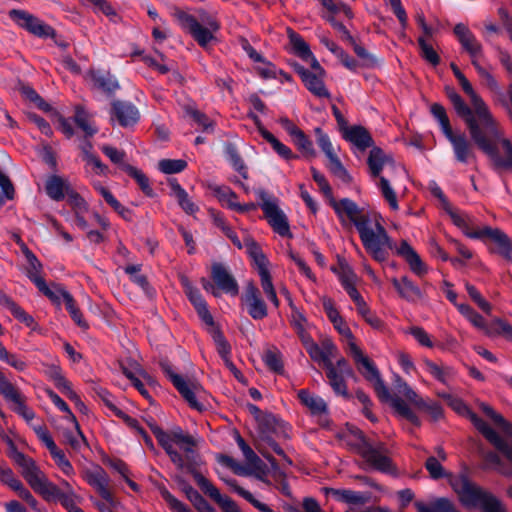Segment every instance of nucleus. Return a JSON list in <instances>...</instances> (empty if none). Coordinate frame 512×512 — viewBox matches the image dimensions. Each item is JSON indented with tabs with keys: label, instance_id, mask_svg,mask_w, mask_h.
<instances>
[{
	"label": "nucleus",
	"instance_id": "obj_62",
	"mask_svg": "<svg viewBox=\"0 0 512 512\" xmlns=\"http://www.w3.org/2000/svg\"><path fill=\"white\" fill-rule=\"evenodd\" d=\"M160 494L173 512H191L187 505L175 498L165 487L160 488Z\"/></svg>",
	"mask_w": 512,
	"mask_h": 512
},
{
	"label": "nucleus",
	"instance_id": "obj_24",
	"mask_svg": "<svg viewBox=\"0 0 512 512\" xmlns=\"http://www.w3.org/2000/svg\"><path fill=\"white\" fill-rule=\"evenodd\" d=\"M452 145L455 158L462 164H467L475 160L476 156L472 144L462 132H454L453 130L445 135Z\"/></svg>",
	"mask_w": 512,
	"mask_h": 512
},
{
	"label": "nucleus",
	"instance_id": "obj_27",
	"mask_svg": "<svg viewBox=\"0 0 512 512\" xmlns=\"http://www.w3.org/2000/svg\"><path fill=\"white\" fill-rule=\"evenodd\" d=\"M297 395L300 403L309 410L312 416L318 417L320 420H327L329 408L327 402L322 397L306 389L299 390Z\"/></svg>",
	"mask_w": 512,
	"mask_h": 512
},
{
	"label": "nucleus",
	"instance_id": "obj_36",
	"mask_svg": "<svg viewBox=\"0 0 512 512\" xmlns=\"http://www.w3.org/2000/svg\"><path fill=\"white\" fill-rule=\"evenodd\" d=\"M44 374L54 383L55 387L61 393H69L74 397V395L72 394V385L65 378L59 366L54 364L46 365L44 369Z\"/></svg>",
	"mask_w": 512,
	"mask_h": 512
},
{
	"label": "nucleus",
	"instance_id": "obj_10",
	"mask_svg": "<svg viewBox=\"0 0 512 512\" xmlns=\"http://www.w3.org/2000/svg\"><path fill=\"white\" fill-rule=\"evenodd\" d=\"M352 358L358 370L372 383L374 390L382 401H391L392 397L385 383L380 377L378 369L373 362L362 352L358 346L351 345Z\"/></svg>",
	"mask_w": 512,
	"mask_h": 512
},
{
	"label": "nucleus",
	"instance_id": "obj_2",
	"mask_svg": "<svg viewBox=\"0 0 512 512\" xmlns=\"http://www.w3.org/2000/svg\"><path fill=\"white\" fill-rule=\"evenodd\" d=\"M447 95L457 115L465 122L475 145L490 158L495 167L512 171V144L510 140L503 136H490L484 128L483 122L476 115V110L471 105H467L454 90H448Z\"/></svg>",
	"mask_w": 512,
	"mask_h": 512
},
{
	"label": "nucleus",
	"instance_id": "obj_4",
	"mask_svg": "<svg viewBox=\"0 0 512 512\" xmlns=\"http://www.w3.org/2000/svg\"><path fill=\"white\" fill-rule=\"evenodd\" d=\"M149 426L158 443L178 468L182 469L186 461L195 462L196 440L193 436L185 434L180 427L165 432L156 424L150 423Z\"/></svg>",
	"mask_w": 512,
	"mask_h": 512
},
{
	"label": "nucleus",
	"instance_id": "obj_15",
	"mask_svg": "<svg viewBox=\"0 0 512 512\" xmlns=\"http://www.w3.org/2000/svg\"><path fill=\"white\" fill-rule=\"evenodd\" d=\"M260 207L263 210L269 225L282 237H292L290 226L285 213L279 208L278 201L265 191L259 192Z\"/></svg>",
	"mask_w": 512,
	"mask_h": 512
},
{
	"label": "nucleus",
	"instance_id": "obj_18",
	"mask_svg": "<svg viewBox=\"0 0 512 512\" xmlns=\"http://www.w3.org/2000/svg\"><path fill=\"white\" fill-rule=\"evenodd\" d=\"M473 236L474 239L478 240H491L497 246L496 253L512 263V241L502 230L490 226H483L479 228L477 234Z\"/></svg>",
	"mask_w": 512,
	"mask_h": 512
},
{
	"label": "nucleus",
	"instance_id": "obj_30",
	"mask_svg": "<svg viewBox=\"0 0 512 512\" xmlns=\"http://www.w3.org/2000/svg\"><path fill=\"white\" fill-rule=\"evenodd\" d=\"M445 211L450 216L452 222L460 228L467 237L474 239L473 235L477 234L479 228L475 226L472 216L452 208L449 204L445 206Z\"/></svg>",
	"mask_w": 512,
	"mask_h": 512
},
{
	"label": "nucleus",
	"instance_id": "obj_59",
	"mask_svg": "<svg viewBox=\"0 0 512 512\" xmlns=\"http://www.w3.org/2000/svg\"><path fill=\"white\" fill-rule=\"evenodd\" d=\"M321 351L324 357V366L326 369L334 367L332 360L336 357L337 347L330 339H324L321 342Z\"/></svg>",
	"mask_w": 512,
	"mask_h": 512
},
{
	"label": "nucleus",
	"instance_id": "obj_22",
	"mask_svg": "<svg viewBox=\"0 0 512 512\" xmlns=\"http://www.w3.org/2000/svg\"><path fill=\"white\" fill-rule=\"evenodd\" d=\"M193 477L200 489L214 500L223 512H241L237 504L228 496L222 495L219 490L202 474L195 472Z\"/></svg>",
	"mask_w": 512,
	"mask_h": 512
},
{
	"label": "nucleus",
	"instance_id": "obj_58",
	"mask_svg": "<svg viewBox=\"0 0 512 512\" xmlns=\"http://www.w3.org/2000/svg\"><path fill=\"white\" fill-rule=\"evenodd\" d=\"M50 454L65 475L70 476L74 474V468L62 450L56 447L55 450L50 451Z\"/></svg>",
	"mask_w": 512,
	"mask_h": 512
},
{
	"label": "nucleus",
	"instance_id": "obj_29",
	"mask_svg": "<svg viewBox=\"0 0 512 512\" xmlns=\"http://www.w3.org/2000/svg\"><path fill=\"white\" fill-rule=\"evenodd\" d=\"M211 277L217 287L225 293L232 295H236L238 293V284L235 278L221 263H214L212 265Z\"/></svg>",
	"mask_w": 512,
	"mask_h": 512
},
{
	"label": "nucleus",
	"instance_id": "obj_50",
	"mask_svg": "<svg viewBox=\"0 0 512 512\" xmlns=\"http://www.w3.org/2000/svg\"><path fill=\"white\" fill-rule=\"evenodd\" d=\"M260 276L261 287L268 300L277 308L279 306V299L272 283V279L268 270H263Z\"/></svg>",
	"mask_w": 512,
	"mask_h": 512
},
{
	"label": "nucleus",
	"instance_id": "obj_23",
	"mask_svg": "<svg viewBox=\"0 0 512 512\" xmlns=\"http://www.w3.org/2000/svg\"><path fill=\"white\" fill-rule=\"evenodd\" d=\"M242 301L254 320H261L267 316V306L261 298L259 289L252 282L246 285Z\"/></svg>",
	"mask_w": 512,
	"mask_h": 512
},
{
	"label": "nucleus",
	"instance_id": "obj_45",
	"mask_svg": "<svg viewBox=\"0 0 512 512\" xmlns=\"http://www.w3.org/2000/svg\"><path fill=\"white\" fill-rule=\"evenodd\" d=\"M23 253L29 264L27 269V276L37 286V280H44L41 277L42 265L35 254L31 252L27 247L23 248Z\"/></svg>",
	"mask_w": 512,
	"mask_h": 512
},
{
	"label": "nucleus",
	"instance_id": "obj_7",
	"mask_svg": "<svg viewBox=\"0 0 512 512\" xmlns=\"http://www.w3.org/2000/svg\"><path fill=\"white\" fill-rule=\"evenodd\" d=\"M174 16L179 25L188 31L202 47L207 46L213 39V33L219 29L216 19L204 11L199 13L198 18L182 10L175 11Z\"/></svg>",
	"mask_w": 512,
	"mask_h": 512
},
{
	"label": "nucleus",
	"instance_id": "obj_21",
	"mask_svg": "<svg viewBox=\"0 0 512 512\" xmlns=\"http://www.w3.org/2000/svg\"><path fill=\"white\" fill-rule=\"evenodd\" d=\"M110 116L112 121H117L124 128L135 125L140 119L138 108L131 102L114 100L111 103Z\"/></svg>",
	"mask_w": 512,
	"mask_h": 512
},
{
	"label": "nucleus",
	"instance_id": "obj_41",
	"mask_svg": "<svg viewBox=\"0 0 512 512\" xmlns=\"http://www.w3.org/2000/svg\"><path fill=\"white\" fill-rule=\"evenodd\" d=\"M415 507L418 512H459L448 498H438L429 505L416 502Z\"/></svg>",
	"mask_w": 512,
	"mask_h": 512
},
{
	"label": "nucleus",
	"instance_id": "obj_8",
	"mask_svg": "<svg viewBox=\"0 0 512 512\" xmlns=\"http://www.w3.org/2000/svg\"><path fill=\"white\" fill-rule=\"evenodd\" d=\"M457 80L463 91L468 95L470 105L476 110V115L483 122L484 128L488 134L494 137L503 136L498 121L495 119L484 100L475 92L465 75L459 77Z\"/></svg>",
	"mask_w": 512,
	"mask_h": 512
},
{
	"label": "nucleus",
	"instance_id": "obj_42",
	"mask_svg": "<svg viewBox=\"0 0 512 512\" xmlns=\"http://www.w3.org/2000/svg\"><path fill=\"white\" fill-rule=\"evenodd\" d=\"M326 375L334 393L345 398H348L349 394L347 391L345 379L348 378L349 376L337 374L335 367L326 369Z\"/></svg>",
	"mask_w": 512,
	"mask_h": 512
},
{
	"label": "nucleus",
	"instance_id": "obj_40",
	"mask_svg": "<svg viewBox=\"0 0 512 512\" xmlns=\"http://www.w3.org/2000/svg\"><path fill=\"white\" fill-rule=\"evenodd\" d=\"M212 338L216 345L217 351H218L219 355L221 356V358L223 359L225 365L230 370H236L235 365L232 363V361L230 359L231 347L228 344V342L226 341L223 334L218 329L213 327Z\"/></svg>",
	"mask_w": 512,
	"mask_h": 512
},
{
	"label": "nucleus",
	"instance_id": "obj_64",
	"mask_svg": "<svg viewBox=\"0 0 512 512\" xmlns=\"http://www.w3.org/2000/svg\"><path fill=\"white\" fill-rule=\"evenodd\" d=\"M187 495L199 512H216V510L192 487L187 491Z\"/></svg>",
	"mask_w": 512,
	"mask_h": 512
},
{
	"label": "nucleus",
	"instance_id": "obj_28",
	"mask_svg": "<svg viewBox=\"0 0 512 512\" xmlns=\"http://www.w3.org/2000/svg\"><path fill=\"white\" fill-rule=\"evenodd\" d=\"M182 283L185 288V294L187 295L188 299L195 307L201 320L205 324L213 327L214 326L213 317L210 314L207 304H206L205 300L203 299L199 290L197 288H195L194 286H192L187 279L183 280Z\"/></svg>",
	"mask_w": 512,
	"mask_h": 512
},
{
	"label": "nucleus",
	"instance_id": "obj_17",
	"mask_svg": "<svg viewBox=\"0 0 512 512\" xmlns=\"http://www.w3.org/2000/svg\"><path fill=\"white\" fill-rule=\"evenodd\" d=\"M314 133L317 137L316 141L318 146L329 160L328 168L331 173L342 182L349 183L351 181V176L336 155L329 136L319 127L314 129Z\"/></svg>",
	"mask_w": 512,
	"mask_h": 512
},
{
	"label": "nucleus",
	"instance_id": "obj_57",
	"mask_svg": "<svg viewBox=\"0 0 512 512\" xmlns=\"http://www.w3.org/2000/svg\"><path fill=\"white\" fill-rule=\"evenodd\" d=\"M431 113L437 119L444 135L452 131L446 111L440 104L434 103L431 106Z\"/></svg>",
	"mask_w": 512,
	"mask_h": 512
},
{
	"label": "nucleus",
	"instance_id": "obj_46",
	"mask_svg": "<svg viewBox=\"0 0 512 512\" xmlns=\"http://www.w3.org/2000/svg\"><path fill=\"white\" fill-rule=\"evenodd\" d=\"M391 405L395 409L396 413L404 418L410 421L412 424L418 426L420 425V421L417 417V415L411 410V408L408 406L405 401L399 397H394L391 399Z\"/></svg>",
	"mask_w": 512,
	"mask_h": 512
},
{
	"label": "nucleus",
	"instance_id": "obj_16",
	"mask_svg": "<svg viewBox=\"0 0 512 512\" xmlns=\"http://www.w3.org/2000/svg\"><path fill=\"white\" fill-rule=\"evenodd\" d=\"M160 366L191 408L201 411L203 405L198 401L197 397L203 392L202 386L197 382L187 381L182 376L175 373L168 361H162Z\"/></svg>",
	"mask_w": 512,
	"mask_h": 512
},
{
	"label": "nucleus",
	"instance_id": "obj_3",
	"mask_svg": "<svg viewBox=\"0 0 512 512\" xmlns=\"http://www.w3.org/2000/svg\"><path fill=\"white\" fill-rule=\"evenodd\" d=\"M425 468L432 479L448 478L451 488L464 507L477 508L482 512H506L502 502L496 496L472 482L466 473L457 475L447 473L438 458L434 456L427 458Z\"/></svg>",
	"mask_w": 512,
	"mask_h": 512
},
{
	"label": "nucleus",
	"instance_id": "obj_38",
	"mask_svg": "<svg viewBox=\"0 0 512 512\" xmlns=\"http://www.w3.org/2000/svg\"><path fill=\"white\" fill-rule=\"evenodd\" d=\"M90 77L93 86L106 93H113L119 88L118 81L109 73L92 71Z\"/></svg>",
	"mask_w": 512,
	"mask_h": 512
},
{
	"label": "nucleus",
	"instance_id": "obj_13",
	"mask_svg": "<svg viewBox=\"0 0 512 512\" xmlns=\"http://www.w3.org/2000/svg\"><path fill=\"white\" fill-rule=\"evenodd\" d=\"M13 460L21 468V474L30 487L42 496L44 491L51 485V481L45 473L37 466L35 461L21 452L15 451Z\"/></svg>",
	"mask_w": 512,
	"mask_h": 512
},
{
	"label": "nucleus",
	"instance_id": "obj_11",
	"mask_svg": "<svg viewBox=\"0 0 512 512\" xmlns=\"http://www.w3.org/2000/svg\"><path fill=\"white\" fill-rule=\"evenodd\" d=\"M13 460L21 468V474L30 487L42 496L44 491L51 485V481L45 473L37 466L35 461L21 452L15 451Z\"/></svg>",
	"mask_w": 512,
	"mask_h": 512
},
{
	"label": "nucleus",
	"instance_id": "obj_31",
	"mask_svg": "<svg viewBox=\"0 0 512 512\" xmlns=\"http://www.w3.org/2000/svg\"><path fill=\"white\" fill-rule=\"evenodd\" d=\"M391 282L399 296L408 302H415L423 297L420 288L407 276L394 277Z\"/></svg>",
	"mask_w": 512,
	"mask_h": 512
},
{
	"label": "nucleus",
	"instance_id": "obj_5",
	"mask_svg": "<svg viewBox=\"0 0 512 512\" xmlns=\"http://www.w3.org/2000/svg\"><path fill=\"white\" fill-rule=\"evenodd\" d=\"M370 174L373 178H377L376 186L381 192L383 198L388 202L390 208L394 211L399 209L397 196L392 188L389 179L382 175L386 171L388 175L405 174V168L397 164L390 155L386 154L381 148L373 147L369 153L367 160Z\"/></svg>",
	"mask_w": 512,
	"mask_h": 512
},
{
	"label": "nucleus",
	"instance_id": "obj_12",
	"mask_svg": "<svg viewBox=\"0 0 512 512\" xmlns=\"http://www.w3.org/2000/svg\"><path fill=\"white\" fill-rule=\"evenodd\" d=\"M13 460L21 468V474L30 487L42 496L44 491L51 485V481L45 473L37 466L35 461L21 452L15 451Z\"/></svg>",
	"mask_w": 512,
	"mask_h": 512
},
{
	"label": "nucleus",
	"instance_id": "obj_14",
	"mask_svg": "<svg viewBox=\"0 0 512 512\" xmlns=\"http://www.w3.org/2000/svg\"><path fill=\"white\" fill-rule=\"evenodd\" d=\"M359 454L364 459L365 463L372 469L383 473H395L396 471L389 457L388 449L381 442L372 444L367 441H363L359 446Z\"/></svg>",
	"mask_w": 512,
	"mask_h": 512
},
{
	"label": "nucleus",
	"instance_id": "obj_53",
	"mask_svg": "<svg viewBox=\"0 0 512 512\" xmlns=\"http://www.w3.org/2000/svg\"><path fill=\"white\" fill-rule=\"evenodd\" d=\"M187 162L182 159H163L159 161L158 168L165 174H175L183 171Z\"/></svg>",
	"mask_w": 512,
	"mask_h": 512
},
{
	"label": "nucleus",
	"instance_id": "obj_39",
	"mask_svg": "<svg viewBox=\"0 0 512 512\" xmlns=\"http://www.w3.org/2000/svg\"><path fill=\"white\" fill-rule=\"evenodd\" d=\"M45 189L51 199L60 201L64 199L69 186L61 177L53 175L47 179Z\"/></svg>",
	"mask_w": 512,
	"mask_h": 512
},
{
	"label": "nucleus",
	"instance_id": "obj_33",
	"mask_svg": "<svg viewBox=\"0 0 512 512\" xmlns=\"http://www.w3.org/2000/svg\"><path fill=\"white\" fill-rule=\"evenodd\" d=\"M343 137L361 151L373 145L370 133L362 126H345L343 128Z\"/></svg>",
	"mask_w": 512,
	"mask_h": 512
},
{
	"label": "nucleus",
	"instance_id": "obj_1",
	"mask_svg": "<svg viewBox=\"0 0 512 512\" xmlns=\"http://www.w3.org/2000/svg\"><path fill=\"white\" fill-rule=\"evenodd\" d=\"M333 208L339 217L346 216L354 224L363 247L375 261L385 262L389 252L395 249L396 254L404 258L415 275L422 277L428 272L425 263L406 240H402L398 247L395 245L379 213L360 207L349 198L334 202Z\"/></svg>",
	"mask_w": 512,
	"mask_h": 512
},
{
	"label": "nucleus",
	"instance_id": "obj_19",
	"mask_svg": "<svg viewBox=\"0 0 512 512\" xmlns=\"http://www.w3.org/2000/svg\"><path fill=\"white\" fill-rule=\"evenodd\" d=\"M453 32L462 49L469 54L472 65L474 61L479 62V59L484 55V50L472 31L465 24L458 23L454 26Z\"/></svg>",
	"mask_w": 512,
	"mask_h": 512
},
{
	"label": "nucleus",
	"instance_id": "obj_6",
	"mask_svg": "<svg viewBox=\"0 0 512 512\" xmlns=\"http://www.w3.org/2000/svg\"><path fill=\"white\" fill-rule=\"evenodd\" d=\"M442 397L447 400L449 406L461 415L467 416L474 426L484 435V437L500 451L512 463V433L507 432L505 436H500L485 421L471 412L466 404L459 398L450 394H443Z\"/></svg>",
	"mask_w": 512,
	"mask_h": 512
},
{
	"label": "nucleus",
	"instance_id": "obj_51",
	"mask_svg": "<svg viewBox=\"0 0 512 512\" xmlns=\"http://www.w3.org/2000/svg\"><path fill=\"white\" fill-rule=\"evenodd\" d=\"M95 393L97 397L105 404V406L110 409L116 416L127 420L128 416L117 407L112 394H110L106 389L102 387L95 388Z\"/></svg>",
	"mask_w": 512,
	"mask_h": 512
},
{
	"label": "nucleus",
	"instance_id": "obj_9",
	"mask_svg": "<svg viewBox=\"0 0 512 512\" xmlns=\"http://www.w3.org/2000/svg\"><path fill=\"white\" fill-rule=\"evenodd\" d=\"M457 309L474 327L483 330L486 335H502L512 342V325L507 321L496 318L488 326L485 319L468 304L457 305Z\"/></svg>",
	"mask_w": 512,
	"mask_h": 512
},
{
	"label": "nucleus",
	"instance_id": "obj_43",
	"mask_svg": "<svg viewBox=\"0 0 512 512\" xmlns=\"http://www.w3.org/2000/svg\"><path fill=\"white\" fill-rule=\"evenodd\" d=\"M424 367L426 371L436 380L440 381L443 384H447L449 378L453 374V370L449 366H441L437 363L432 362L429 359L423 360Z\"/></svg>",
	"mask_w": 512,
	"mask_h": 512
},
{
	"label": "nucleus",
	"instance_id": "obj_49",
	"mask_svg": "<svg viewBox=\"0 0 512 512\" xmlns=\"http://www.w3.org/2000/svg\"><path fill=\"white\" fill-rule=\"evenodd\" d=\"M74 121L86 136H93L97 132V128L92 125L89 115L82 107L76 108Z\"/></svg>",
	"mask_w": 512,
	"mask_h": 512
},
{
	"label": "nucleus",
	"instance_id": "obj_56",
	"mask_svg": "<svg viewBox=\"0 0 512 512\" xmlns=\"http://www.w3.org/2000/svg\"><path fill=\"white\" fill-rule=\"evenodd\" d=\"M295 145L298 149L307 157H315L316 151L313 147V143L308 137L304 134L303 131L299 132L297 135L293 137Z\"/></svg>",
	"mask_w": 512,
	"mask_h": 512
},
{
	"label": "nucleus",
	"instance_id": "obj_47",
	"mask_svg": "<svg viewBox=\"0 0 512 512\" xmlns=\"http://www.w3.org/2000/svg\"><path fill=\"white\" fill-rule=\"evenodd\" d=\"M123 169L138 183L142 191L148 195L151 196L153 194V190L150 187V182L148 177L138 168L129 165L124 164Z\"/></svg>",
	"mask_w": 512,
	"mask_h": 512
},
{
	"label": "nucleus",
	"instance_id": "obj_35",
	"mask_svg": "<svg viewBox=\"0 0 512 512\" xmlns=\"http://www.w3.org/2000/svg\"><path fill=\"white\" fill-rule=\"evenodd\" d=\"M171 188V195L177 200L179 206L190 215L195 214L198 211V206L191 200L188 193L182 188V186L176 181H169Z\"/></svg>",
	"mask_w": 512,
	"mask_h": 512
},
{
	"label": "nucleus",
	"instance_id": "obj_55",
	"mask_svg": "<svg viewBox=\"0 0 512 512\" xmlns=\"http://www.w3.org/2000/svg\"><path fill=\"white\" fill-rule=\"evenodd\" d=\"M40 292H42L45 296H47L53 302L60 304L62 299L61 292H67L63 288L59 286L50 287L46 284L45 280H37L36 286Z\"/></svg>",
	"mask_w": 512,
	"mask_h": 512
},
{
	"label": "nucleus",
	"instance_id": "obj_34",
	"mask_svg": "<svg viewBox=\"0 0 512 512\" xmlns=\"http://www.w3.org/2000/svg\"><path fill=\"white\" fill-rule=\"evenodd\" d=\"M253 119L258 127V131L261 136L272 146L273 150L282 158L286 160L294 159L297 156L293 154L292 150L280 142L272 133L266 130L260 123L257 116H253Z\"/></svg>",
	"mask_w": 512,
	"mask_h": 512
},
{
	"label": "nucleus",
	"instance_id": "obj_54",
	"mask_svg": "<svg viewBox=\"0 0 512 512\" xmlns=\"http://www.w3.org/2000/svg\"><path fill=\"white\" fill-rule=\"evenodd\" d=\"M40 292H42L45 296H47L53 302L60 304L62 299L61 292H67L63 288L59 286L50 287L46 284L45 280H37L36 286Z\"/></svg>",
	"mask_w": 512,
	"mask_h": 512
},
{
	"label": "nucleus",
	"instance_id": "obj_32",
	"mask_svg": "<svg viewBox=\"0 0 512 512\" xmlns=\"http://www.w3.org/2000/svg\"><path fill=\"white\" fill-rule=\"evenodd\" d=\"M297 72L310 92L318 97H329V92L322 79L323 74L313 73L304 67L297 68Z\"/></svg>",
	"mask_w": 512,
	"mask_h": 512
},
{
	"label": "nucleus",
	"instance_id": "obj_60",
	"mask_svg": "<svg viewBox=\"0 0 512 512\" xmlns=\"http://www.w3.org/2000/svg\"><path fill=\"white\" fill-rule=\"evenodd\" d=\"M21 92L23 96L26 97V99L33 102L36 105V107L40 110H43L45 112L51 110V106L47 102H45V100L33 88L29 86H24L22 87Z\"/></svg>",
	"mask_w": 512,
	"mask_h": 512
},
{
	"label": "nucleus",
	"instance_id": "obj_61",
	"mask_svg": "<svg viewBox=\"0 0 512 512\" xmlns=\"http://www.w3.org/2000/svg\"><path fill=\"white\" fill-rule=\"evenodd\" d=\"M479 76L485 81L487 87L498 94H501V89L496 81V79L492 76V74L483 66L480 65L479 62H475L473 64Z\"/></svg>",
	"mask_w": 512,
	"mask_h": 512
},
{
	"label": "nucleus",
	"instance_id": "obj_48",
	"mask_svg": "<svg viewBox=\"0 0 512 512\" xmlns=\"http://www.w3.org/2000/svg\"><path fill=\"white\" fill-rule=\"evenodd\" d=\"M213 193L218 198L223 206L230 209L235 208L237 202V195L227 186H215L213 187Z\"/></svg>",
	"mask_w": 512,
	"mask_h": 512
},
{
	"label": "nucleus",
	"instance_id": "obj_63",
	"mask_svg": "<svg viewBox=\"0 0 512 512\" xmlns=\"http://www.w3.org/2000/svg\"><path fill=\"white\" fill-rule=\"evenodd\" d=\"M407 333L412 335L421 346L426 348L434 347L430 335L422 327L412 326L407 330Z\"/></svg>",
	"mask_w": 512,
	"mask_h": 512
},
{
	"label": "nucleus",
	"instance_id": "obj_37",
	"mask_svg": "<svg viewBox=\"0 0 512 512\" xmlns=\"http://www.w3.org/2000/svg\"><path fill=\"white\" fill-rule=\"evenodd\" d=\"M327 494L332 495L336 500L348 504H364L368 501V495L362 492L353 491L350 489H334L329 488L326 490Z\"/></svg>",
	"mask_w": 512,
	"mask_h": 512
},
{
	"label": "nucleus",
	"instance_id": "obj_25",
	"mask_svg": "<svg viewBox=\"0 0 512 512\" xmlns=\"http://www.w3.org/2000/svg\"><path fill=\"white\" fill-rule=\"evenodd\" d=\"M85 478L89 485H91L100 496L111 505L116 504L112 493L109 490L110 478L107 473L99 466L87 470Z\"/></svg>",
	"mask_w": 512,
	"mask_h": 512
},
{
	"label": "nucleus",
	"instance_id": "obj_44",
	"mask_svg": "<svg viewBox=\"0 0 512 512\" xmlns=\"http://www.w3.org/2000/svg\"><path fill=\"white\" fill-rule=\"evenodd\" d=\"M62 293V299L66 306L67 311L69 312L71 318L73 321L82 329L86 330L88 329V323L84 320L82 317V314L78 307L75 304V301L72 297V295L69 292H61Z\"/></svg>",
	"mask_w": 512,
	"mask_h": 512
},
{
	"label": "nucleus",
	"instance_id": "obj_52",
	"mask_svg": "<svg viewBox=\"0 0 512 512\" xmlns=\"http://www.w3.org/2000/svg\"><path fill=\"white\" fill-rule=\"evenodd\" d=\"M290 42L292 44L293 50L295 53L303 58L304 60H308L309 57H312V52L308 46V44L302 39L298 34L291 32L289 35Z\"/></svg>",
	"mask_w": 512,
	"mask_h": 512
},
{
	"label": "nucleus",
	"instance_id": "obj_20",
	"mask_svg": "<svg viewBox=\"0 0 512 512\" xmlns=\"http://www.w3.org/2000/svg\"><path fill=\"white\" fill-rule=\"evenodd\" d=\"M10 17L22 28L38 37H50L53 29L43 21L24 10H12Z\"/></svg>",
	"mask_w": 512,
	"mask_h": 512
},
{
	"label": "nucleus",
	"instance_id": "obj_26",
	"mask_svg": "<svg viewBox=\"0 0 512 512\" xmlns=\"http://www.w3.org/2000/svg\"><path fill=\"white\" fill-rule=\"evenodd\" d=\"M42 498L47 502H59L68 512H75L80 507L78 504L81 502L82 498L77 495L75 491H67L66 493H61L58 491V486L53 482L42 494Z\"/></svg>",
	"mask_w": 512,
	"mask_h": 512
}]
</instances>
